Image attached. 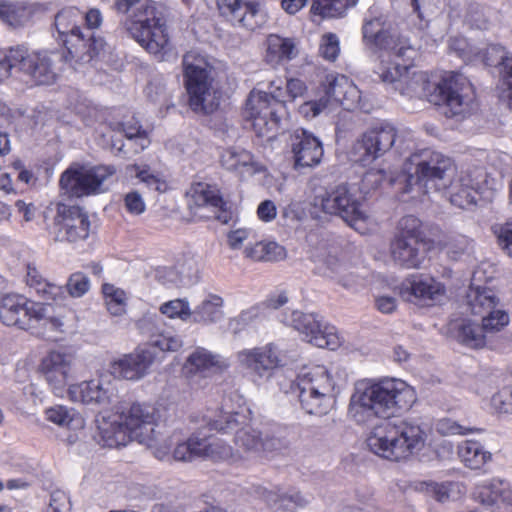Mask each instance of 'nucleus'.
<instances>
[{"label": "nucleus", "mask_w": 512, "mask_h": 512, "mask_svg": "<svg viewBox=\"0 0 512 512\" xmlns=\"http://www.w3.org/2000/svg\"><path fill=\"white\" fill-rule=\"evenodd\" d=\"M403 293L409 294L410 301L414 297L425 305H433L444 296L445 287L431 277L412 275L404 282Z\"/></svg>", "instance_id": "27"}, {"label": "nucleus", "mask_w": 512, "mask_h": 512, "mask_svg": "<svg viewBox=\"0 0 512 512\" xmlns=\"http://www.w3.org/2000/svg\"><path fill=\"white\" fill-rule=\"evenodd\" d=\"M363 44L370 51L393 52L404 57L409 50L402 42L396 26L385 15L365 17L362 25Z\"/></svg>", "instance_id": "15"}, {"label": "nucleus", "mask_w": 512, "mask_h": 512, "mask_svg": "<svg viewBox=\"0 0 512 512\" xmlns=\"http://www.w3.org/2000/svg\"><path fill=\"white\" fill-rule=\"evenodd\" d=\"M290 392L297 395L305 413L319 417L328 414L336 400L333 376L321 365L302 370L290 383Z\"/></svg>", "instance_id": "5"}, {"label": "nucleus", "mask_w": 512, "mask_h": 512, "mask_svg": "<svg viewBox=\"0 0 512 512\" xmlns=\"http://www.w3.org/2000/svg\"><path fill=\"white\" fill-rule=\"evenodd\" d=\"M46 310L43 303L28 301L20 295L8 294L0 301V320L7 326L28 329L47 315Z\"/></svg>", "instance_id": "18"}, {"label": "nucleus", "mask_w": 512, "mask_h": 512, "mask_svg": "<svg viewBox=\"0 0 512 512\" xmlns=\"http://www.w3.org/2000/svg\"><path fill=\"white\" fill-rule=\"evenodd\" d=\"M475 498L487 507L496 505L500 500L512 506V489L503 481L494 479L490 484L479 487Z\"/></svg>", "instance_id": "36"}, {"label": "nucleus", "mask_w": 512, "mask_h": 512, "mask_svg": "<svg viewBox=\"0 0 512 512\" xmlns=\"http://www.w3.org/2000/svg\"><path fill=\"white\" fill-rule=\"evenodd\" d=\"M122 131L129 144L135 143L136 151H143L150 144L147 132L136 121L134 123H122Z\"/></svg>", "instance_id": "46"}, {"label": "nucleus", "mask_w": 512, "mask_h": 512, "mask_svg": "<svg viewBox=\"0 0 512 512\" xmlns=\"http://www.w3.org/2000/svg\"><path fill=\"white\" fill-rule=\"evenodd\" d=\"M265 44L264 60L272 67L287 63L298 55L296 44L292 38L270 34L267 36Z\"/></svg>", "instance_id": "32"}, {"label": "nucleus", "mask_w": 512, "mask_h": 512, "mask_svg": "<svg viewBox=\"0 0 512 512\" xmlns=\"http://www.w3.org/2000/svg\"><path fill=\"white\" fill-rule=\"evenodd\" d=\"M472 241L463 235L450 238L445 244L446 253L451 260L457 261L471 248Z\"/></svg>", "instance_id": "50"}, {"label": "nucleus", "mask_w": 512, "mask_h": 512, "mask_svg": "<svg viewBox=\"0 0 512 512\" xmlns=\"http://www.w3.org/2000/svg\"><path fill=\"white\" fill-rule=\"evenodd\" d=\"M182 340L171 332H164L152 336L148 347L137 349L135 352L124 355L111 365V374L120 379L139 380L143 378L155 360L154 349L160 351H177L182 347Z\"/></svg>", "instance_id": "12"}, {"label": "nucleus", "mask_w": 512, "mask_h": 512, "mask_svg": "<svg viewBox=\"0 0 512 512\" xmlns=\"http://www.w3.org/2000/svg\"><path fill=\"white\" fill-rule=\"evenodd\" d=\"M348 88L353 90L349 80L344 75L329 74L323 82V89L325 92V99L321 98L319 101L312 103L313 115L316 116L326 107L329 100L342 103L346 99Z\"/></svg>", "instance_id": "34"}, {"label": "nucleus", "mask_w": 512, "mask_h": 512, "mask_svg": "<svg viewBox=\"0 0 512 512\" xmlns=\"http://www.w3.org/2000/svg\"><path fill=\"white\" fill-rule=\"evenodd\" d=\"M407 65L391 64L380 73L382 82L393 85L394 90L410 98H426L437 105L448 118L463 119L470 111L467 92L471 89L465 76L458 73L443 77L438 83H431L423 73L409 79Z\"/></svg>", "instance_id": "2"}, {"label": "nucleus", "mask_w": 512, "mask_h": 512, "mask_svg": "<svg viewBox=\"0 0 512 512\" xmlns=\"http://www.w3.org/2000/svg\"><path fill=\"white\" fill-rule=\"evenodd\" d=\"M222 166L235 171L242 176H252L262 171L263 166L255 160L254 156L244 149H228L221 156Z\"/></svg>", "instance_id": "33"}, {"label": "nucleus", "mask_w": 512, "mask_h": 512, "mask_svg": "<svg viewBox=\"0 0 512 512\" xmlns=\"http://www.w3.org/2000/svg\"><path fill=\"white\" fill-rule=\"evenodd\" d=\"M160 312L169 318H180L183 321L190 319L191 310L186 300L175 299L161 305Z\"/></svg>", "instance_id": "49"}, {"label": "nucleus", "mask_w": 512, "mask_h": 512, "mask_svg": "<svg viewBox=\"0 0 512 512\" xmlns=\"http://www.w3.org/2000/svg\"><path fill=\"white\" fill-rule=\"evenodd\" d=\"M47 308V315L42 318L39 322H43V326L46 330L55 333H65V323L60 315L52 314L53 307L50 304H44Z\"/></svg>", "instance_id": "56"}, {"label": "nucleus", "mask_w": 512, "mask_h": 512, "mask_svg": "<svg viewBox=\"0 0 512 512\" xmlns=\"http://www.w3.org/2000/svg\"><path fill=\"white\" fill-rule=\"evenodd\" d=\"M259 493L270 508L281 512H294L297 508L305 507L310 501L295 488L286 491L279 488L276 490L262 488Z\"/></svg>", "instance_id": "30"}, {"label": "nucleus", "mask_w": 512, "mask_h": 512, "mask_svg": "<svg viewBox=\"0 0 512 512\" xmlns=\"http://www.w3.org/2000/svg\"><path fill=\"white\" fill-rule=\"evenodd\" d=\"M397 130L387 122L369 128L360 141L364 161H374L389 152L396 142Z\"/></svg>", "instance_id": "24"}, {"label": "nucleus", "mask_w": 512, "mask_h": 512, "mask_svg": "<svg viewBox=\"0 0 512 512\" xmlns=\"http://www.w3.org/2000/svg\"><path fill=\"white\" fill-rule=\"evenodd\" d=\"M467 299L471 313L481 316L495 311L499 302L494 291L487 287L471 288L467 294Z\"/></svg>", "instance_id": "37"}, {"label": "nucleus", "mask_w": 512, "mask_h": 512, "mask_svg": "<svg viewBox=\"0 0 512 512\" xmlns=\"http://www.w3.org/2000/svg\"><path fill=\"white\" fill-rule=\"evenodd\" d=\"M66 286L72 297H81L89 290L90 281L84 273L76 272L69 277Z\"/></svg>", "instance_id": "53"}, {"label": "nucleus", "mask_w": 512, "mask_h": 512, "mask_svg": "<svg viewBox=\"0 0 512 512\" xmlns=\"http://www.w3.org/2000/svg\"><path fill=\"white\" fill-rule=\"evenodd\" d=\"M188 268L185 269L184 264L180 267H162L156 270L155 277L159 283L165 286H178L183 282L185 277H192L197 272L196 262L193 258L187 260Z\"/></svg>", "instance_id": "39"}, {"label": "nucleus", "mask_w": 512, "mask_h": 512, "mask_svg": "<svg viewBox=\"0 0 512 512\" xmlns=\"http://www.w3.org/2000/svg\"><path fill=\"white\" fill-rule=\"evenodd\" d=\"M30 288L34 289L43 300L55 299L56 295L60 292L59 286L49 283L46 279L36 282Z\"/></svg>", "instance_id": "61"}, {"label": "nucleus", "mask_w": 512, "mask_h": 512, "mask_svg": "<svg viewBox=\"0 0 512 512\" xmlns=\"http://www.w3.org/2000/svg\"><path fill=\"white\" fill-rule=\"evenodd\" d=\"M264 262H276L286 257V250L276 242H264Z\"/></svg>", "instance_id": "62"}, {"label": "nucleus", "mask_w": 512, "mask_h": 512, "mask_svg": "<svg viewBox=\"0 0 512 512\" xmlns=\"http://www.w3.org/2000/svg\"><path fill=\"white\" fill-rule=\"evenodd\" d=\"M237 360L249 374L260 378L270 377L272 371L280 365V359L273 344L241 350L237 353Z\"/></svg>", "instance_id": "23"}, {"label": "nucleus", "mask_w": 512, "mask_h": 512, "mask_svg": "<svg viewBox=\"0 0 512 512\" xmlns=\"http://www.w3.org/2000/svg\"><path fill=\"white\" fill-rule=\"evenodd\" d=\"M115 173L113 165L69 168L62 173L59 184L70 197L79 198L97 193L103 182Z\"/></svg>", "instance_id": "16"}, {"label": "nucleus", "mask_w": 512, "mask_h": 512, "mask_svg": "<svg viewBox=\"0 0 512 512\" xmlns=\"http://www.w3.org/2000/svg\"><path fill=\"white\" fill-rule=\"evenodd\" d=\"M77 12L62 10L55 16V28L58 32V39L63 42L71 60L77 64L91 62L105 46L102 37L96 36L95 31L82 30L77 25Z\"/></svg>", "instance_id": "8"}, {"label": "nucleus", "mask_w": 512, "mask_h": 512, "mask_svg": "<svg viewBox=\"0 0 512 512\" xmlns=\"http://www.w3.org/2000/svg\"><path fill=\"white\" fill-rule=\"evenodd\" d=\"M245 423L246 416L239 412H221L217 418H209L215 432L228 434L235 431V445L251 456L277 452L287 447L284 439L250 426L242 427Z\"/></svg>", "instance_id": "6"}, {"label": "nucleus", "mask_w": 512, "mask_h": 512, "mask_svg": "<svg viewBox=\"0 0 512 512\" xmlns=\"http://www.w3.org/2000/svg\"><path fill=\"white\" fill-rule=\"evenodd\" d=\"M201 425L186 441L178 443L173 452V458L177 461H192L199 457H212L216 455L225 459L232 455L230 446H219L218 443H210L208 439L214 431L209 424V419H203Z\"/></svg>", "instance_id": "17"}, {"label": "nucleus", "mask_w": 512, "mask_h": 512, "mask_svg": "<svg viewBox=\"0 0 512 512\" xmlns=\"http://www.w3.org/2000/svg\"><path fill=\"white\" fill-rule=\"evenodd\" d=\"M45 415L48 421L58 426L69 427L73 421V411L61 405L46 409Z\"/></svg>", "instance_id": "52"}, {"label": "nucleus", "mask_w": 512, "mask_h": 512, "mask_svg": "<svg viewBox=\"0 0 512 512\" xmlns=\"http://www.w3.org/2000/svg\"><path fill=\"white\" fill-rule=\"evenodd\" d=\"M111 149L114 151L115 156L125 159L131 158L141 152L135 150V143L129 144V140L124 142L121 138L112 139Z\"/></svg>", "instance_id": "57"}, {"label": "nucleus", "mask_w": 512, "mask_h": 512, "mask_svg": "<svg viewBox=\"0 0 512 512\" xmlns=\"http://www.w3.org/2000/svg\"><path fill=\"white\" fill-rule=\"evenodd\" d=\"M127 169L132 173L135 172L136 177L140 180V182L144 183L149 189L155 190L158 192H163L166 189V182L161 180L157 175L152 173L149 167L145 166L143 168L134 164L128 166Z\"/></svg>", "instance_id": "47"}, {"label": "nucleus", "mask_w": 512, "mask_h": 512, "mask_svg": "<svg viewBox=\"0 0 512 512\" xmlns=\"http://www.w3.org/2000/svg\"><path fill=\"white\" fill-rule=\"evenodd\" d=\"M68 393L70 399L74 402L98 407L108 406L113 396L111 385L102 383L99 379L71 385Z\"/></svg>", "instance_id": "26"}, {"label": "nucleus", "mask_w": 512, "mask_h": 512, "mask_svg": "<svg viewBox=\"0 0 512 512\" xmlns=\"http://www.w3.org/2000/svg\"><path fill=\"white\" fill-rule=\"evenodd\" d=\"M36 9V5L25 1L8 2L0 5V18L11 27L27 24Z\"/></svg>", "instance_id": "35"}, {"label": "nucleus", "mask_w": 512, "mask_h": 512, "mask_svg": "<svg viewBox=\"0 0 512 512\" xmlns=\"http://www.w3.org/2000/svg\"><path fill=\"white\" fill-rule=\"evenodd\" d=\"M357 3L358 0H313L311 10L323 18H337Z\"/></svg>", "instance_id": "42"}, {"label": "nucleus", "mask_w": 512, "mask_h": 512, "mask_svg": "<svg viewBox=\"0 0 512 512\" xmlns=\"http://www.w3.org/2000/svg\"><path fill=\"white\" fill-rule=\"evenodd\" d=\"M306 85L304 81L297 79V78H291L287 80L286 83V92L288 98L290 100H294L298 97H302L304 93L306 92Z\"/></svg>", "instance_id": "64"}, {"label": "nucleus", "mask_w": 512, "mask_h": 512, "mask_svg": "<svg viewBox=\"0 0 512 512\" xmlns=\"http://www.w3.org/2000/svg\"><path fill=\"white\" fill-rule=\"evenodd\" d=\"M143 11L128 28L131 36L159 61L176 58V53L169 45L166 21L161 9L155 2L142 5Z\"/></svg>", "instance_id": "7"}, {"label": "nucleus", "mask_w": 512, "mask_h": 512, "mask_svg": "<svg viewBox=\"0 0 512 512\" xmlns=\"http://www.w3.org/2000/svg\"><path fill=\"white\" fill-rule=\"evenodd\" d=\"M497 233L498 243L501 248L512 256V224L507 223L499 228Z\"/></svg>", "instance_id": "63"}, {"label": "nucleus", "mask_w": 512, "mask_h": 512, "mask_svg": "<svg viewBox=\"0 0 512 512\" xmlns=\"http://www.w3.org/2000/svg\"><path fill=\"white\" fill-rule=\"evenodd\" d=\"M223 300L219 296L204 300L199 306L191 311L190 318L195 323H214L222 318Z\"/></svg>", "instance_id": "40"}, {"label": "nucleus", "mask_w": 512, "mask_h": 512, "mask_svg": "<svg viewBox=\"0 0 512 512\" xmlns=\"http://www.w3.org/2000/svg\"><path fill=\"white\" fill-rule=\"evenodd\" d=\"M436 429L442 435H455V434L465 435V434L473 432V431H483L482 429L466 428L448 418L440 420L437 423Z\"/></svg>", "instance_id": "54"}, {"label": "nucleus", "mask_w": 512, "mask_h": 512, "mask_svg": "<svg viewBox=\"0 0 512 512\" xmlns=\"http://www.w3.org/2000/svg\"><path fill=\"white\" fill-rule=\"evenodd\" d=\"M339 52L340 46L337 35L333 33L323 35L319 47V54L328 61H335Z\"/></svg>", "instance_id": "51"}, {"label": "nucleus", "mask_w": 512, "mask_h": 512, "mask_svg": "<svg viewBox=\"0 0 512 512\" xmlns=\"http://www.w3.org/2000/svg\"><path fill=\"white\" fill-rule=\"evenodd\" d=\"M124 203L127 211L134 215H140L145 211V203L137 191L125 195Z\"/></svg>", "instance_id": "60"}, {"label": "nucleus", "mask_w": 512, "mask_h": 512, "mask_svg": "<svg viewBox=\"0 0 512 512\" xmlns=\"http://www.w3.org/2000/svg\"><path fill=\"white\" fill-rule=\"evenodd\" d=\"M182 67L191 109L197 113H213L218 103L212 95V66L198 52L189 51L183 56Z\"/></svg>", "instance_id": "9"}, {"label": "nucleus", "mask_w": 512, "mask_h": 512, "mask_svg": "<svg viewBox=\"0 0 512 512\" xmlns=\"http://www.w3.org/2000/svg\"><path fill=\"white\" fill-rule=\"evenodd\" d=\"M216 4L221 16L235 27L255 31L266 23L259 0H216Z\"/></svg>", "instance_id": "20"}, {"label": "nucleus", "mask_w": 512, "mask_h": 512, "mask_svg": "<svg viewBox=\"0 0 512 512\" xmlns=\"http://www.w3.org/2000/svg\"><path fill=\"white\" fill-rule=\"evenodd\" d=\"M161 418V410L147 403H133L120 413L132 439L140 443L156 439L155 427Z\"/></svg>", "instance_id": "19"}, {"label": "nucleus", "mask_w": 512, "mask_h": 512, "mask_svg": "<svg viewBox=\"0 0 512 512\" xmlns=\"http://www.w3.org/2000/svg\"><path fill=\"white\" fill-rule=\"evenodd\" d=\"M187 365L191 371L195 372H205L214 367L221 368L223 366L219 355L202 347H198L189 355Z\"/></svg>", "instance_id": "44"}, {"label": "nucleus", "mask_w": 512, "mask_h": 512, "mask_svg": "<svg viewBox=\"0 0 512 512\" xmlns=\"http://www.w3.org/2000/svg\"><path fill=\"white\" fill-rule=\"evenodd\" d=\"M47 383L54 390H61L67 384L71 370V356L59 351L50 352L41 364Z\"/></svg>", "instance_id": "29"}, {"label": "nucleus", "mask_w": 512, "mask_h": 512, "mask_svg": "<svg viewBox=\"0 0 512 512\" xmlns=\"http://www.w3.org/2000/svg\"><path fill=\"white\" fill-rule=\"evenodd\" d=\"M393 261L404 268H419L426 258V242L421 221L407 215L400 219L398 232L390 244Z\"/></svg>", "instance_id": "13"}, {"label": "nucleus", "mask_w": 512, "mask_h": 512, "mask_svg": "<svg viewBox=\"0 0 512 512\" xmlns=\"http://www.w3.org/2000/svg\"><path fill=\"white\" fill-rule=\"evenodd\" d=\"M187 197L188 208L194 215H198L200 218H219L217 211L214 212L213 216L200 213V210L203 209H219L223 206V199L216 187L204 183H196L190 188Z\"/></svg>", "instance_id": "28"}, {"label": "nucleus", "mask_w": 512, "mask_h": 512, "mask_svg": "<svg viewBox=\"0 0 512 512\" xmlns=\"http://www.w3.org/2000/svg\"><path fill=\"white\" fill-rule=\"evenodd\" d=\"M414 389L400 379L358 383L350 398L349 414L357 422L376 416L387 418L376 425L366 443L375 455L394 462L406 460L425 446L427 434L412 421L390 418L415 402Z\"/></svg>", "instance_id": "1"}, {"label": "nucleus", "mask_w": 512, "mask_h": 512, "mask_svg": "<svg viewBox=\"0 0 512 512\" xmlns=\"http://www.w3.org/2000/svg\"><path fill=\"white\" fill-rule=\"evenodd\" d=\"M486 182V174L482 169H474L461 173L457 179H451L446 188L450 203L460 209H469L477 203Z\"/></svg>", "instance_id": "22"}, {"label": "nucleus", "mask_w": 512, "mask_h": 512, "mask_svg": "<svg viewBox=\"0 0 512 512\" xmlns=\"http://www.w3.org/2000/svg\"><path fill=\"white\" fill-rule=\"evenodd\" d=\"M292 151L296 168H310L320 163L323 156L322 143L307 130H295Z\"/></svg>", "instance_id": "25"}, {"label": "nucleus", "mask_w": 512, "mask_h": 512, "mask_svg": "<svg viewBox=\"0 0 512 512\" xmlns=\"http://www.w3.org/2000/svg\"><path fill=\"white\" fill-rule=\"evenodd\" d=\"M491 405L499 413L512 414V388L509 392L503 390L495 393Z\"/></svg>", "instance_id": "55"}, {"label": "nucleus", "mask_w": 512, "mask_h": 512, "mask_svg": "<svg viewBox=\"0 0 512 512\" xmlns=\"http://www.w3.org/2000/svg\"><path fill=\"white\" fill-rule=\"evenodd\" d=\"M70 510V500L63 491H54L51 494L47 512H68Z\"/></svg>", "instance_id": "58"}, {"label": "nucleus", "mask_w": 512, "mask_h": 512, "mask_svg": "<svg viewBox=\"0 0 512 512\" xmlns=\"http://www.w3.org/2000/svg\"><path fill=\"white\" fill-rule=\"evenodd\" d=\"M458 455L470 469H480L491 459V453L474 440H466L458 446Z\"/></svg>", "instance_id": "38"}, {"label": "nucleus", "mask_w": 512, "mask_h": 512, "mask_svg": "<svg viewBox=\"0 0 512 512\" xmlns=\"http://www.w3.org/2000/svg\"><path fill=\"white\" fill-rule=\"evenodd\" d=\"M421 489L425 490L427 494L439 502H445L449 499V491L446 484L423 482L421 483Z\"/></svg>", "instance_id": "59"}, {"label": "nucleus", "mask_w": 512, "mask_h": 512, "mask_svg": "<svg viewBox=\"0 0 512 512\" xmlns=\"http://www.w3.org/2000/svg\"><path fill=\"white\" fill-rule=\"evenodd\" d=\"M458 341L470 348L479 349L486 345V334L481 325L470 320L463 321L457 330Z\"/></svg>", "instance_id": "41"}, {"label": "nucleus", "mask_w": 512, "mask_h": 512, "mask_svg": "<svg viewBox=\"0 0 512 512\" xmlns=\"http://www.w3.org/2000/svg\"><path fill=\"white\" fill-rule=\"evenodd\" d=\"M102 291L110 314L113 316L122 315L125 312V292L111 284H104Z\"/></svg>", "instance_id": "45"}, {"label": "nucleus", "mask_w": 512, "mask_h": 512, "mask_svg": "<svg viewBox=\"0 0 512 512\" xmlns=\"http://www.w3.org/2000/svg\"><path fill=\"white\" fill-rule=\"evenodd\" d=\"M472 61H478L485 66L498 68L505 57L507 50L500 44H489L486 47H471L469 50Z\"/></svg>", "instance_id": "43"}, {"label": "nucleus", "mask_w": 512, "mask_h": 512, "mask_svg": "<svg viewBox=\"0 0 512 512\" xmlns=\"http://www.w3.org/2000/svg\"><path fill=\"white\" fill-rule=\"evenodd\" d=\"M509 315L504 310L497 309L482 316V328L484 333L490 334L500 331L509 324Z\"/></svg>", "instance_id": "48"}, {"label": "nucleus", "mask_w": 512, "mask_h": 512, "mask_svg": "<svg viewBox=\"0 0 512 512\" xmlns=\"http://www.w3.org/2000/svg\"><path fill=\"white\" fill-rule=\"evenodd\" d=\"M98 429V441L104 447H120L125 446L129 441L133 440L124 421L120 419V414L114 419H96Z\"/></svg>", "instance_id": "31"}, {"label": "nucleus", "mask_w": 512, "mask_h": 512, "mask_svg": "<svg viewBox=\"0 0 512 512\" xmlns=\"http://www.w3.org/2000/svg\"><path fill=\"white\" fill-rule=\"evenodd\" d=\"M286 88L275 87L269 93L252 90L246 100L244 118L259 136L273 131L287 115Z\"/></svg>", "instance_id": "10"}, {"label": "nucleus", "mask_w": 512, "mask_h": 512, "mask_svg": "<svg viewBox=\"0 0 512 512\" xmlns=\"http://www.w3.org/2000/svg\"><path fill=\"white\" fill-rule=\"evenodd\" d=\"M43 216L46 230L55 242L76 243L89 236V217L79 206L50 203Z\"/></svg>", "instance_id": "11"}, {"label": "nucleus", "mask_w": 512, "mask_h": 512, "mask_svg": "<svg viewBox=\"0 0 512 512\" xmlns=\"http://www.w3.org/2000/svg\"><path fill=\"white\" fill-rule=\"evenodd\" d=\"M64 54L29 51L25 45L0 49V81L22 73L36 85H52L60 74Z\"/></svg>", "instance_id": "4"}, {"label": "nucleus", "mask_w": 512, "mask_h": 512, "mask_svg": "<svg viewBox=\"0 0 512 512\" xmlns=\"http://www.w3.org/2000/svg\"><path fill=\"white\" fill-rule=\"evenodd\" d=\"M315 205L326 214L340 217L348 226L363 233L368 215L361 197L347 184H340L315 198Z\"/></svg>", "instance_id": "14"}, {"label": "nucleus", "mask_w": 512, "mask_h": 512, "mask_svg": "<svg viewBox=\"0 0 512 512\" xmlns=\"http://www.w3.org/2000/svg\"><path fill=\"white\" fill-rule=\"evenodd\" d=\"M455 165L450 157L430 149L412 154L404 165V172L391 178L392 185L403 184V193L417 190L419 193L446 191L455 175Z\"/></svg>", "instance_id": "3"}, {"label": "nucleus", "mask_w": 512, "mask_h": 512, "mask_svg": "<svg viewBox=\"0 0 512 512\" xmlns=\"http://www.w3.org/2000/svg\"><path fill=\"white\" fill-rule=\"evenodd\" d=\"M287 324L304 336V339L319 348L336 349L338 346L337 337L328 331L319 315L304 313L298 310L292 311Z\"/></svg>", "instance_id": "21"}]
</instances>
